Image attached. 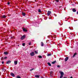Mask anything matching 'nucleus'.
I'll return each instance as SVG.
<instances>
[{"mask_svg":"<svg viewBox=\"0 0 78 78\" xmlns=\"http://www.w3.org/2000/svg\"><path fill=\"white\" fill-rule=\"evenodd\" d=\"M4 53L5 54V55H8V53L7 52H5Z\"/></svg>","mask_w":78,"mask_h":78,"instance_id":"obj_12","label":"nucleus"},{"mask_svg":"<svg viewBox=\"0 0 78 78\" xmlns=\"http://www.w3.org/2000/svg\"><path fill=\"white\" fill-rule=\"evenodd\" d=\"M7 58V57H5L4 58V59H6Z\"/></svg>","mask_w":78,"mask_h":78,"instance_id":"obj_30","label":"nucleus"},{"mask_svg":"<svg viewBox=\"0 0 78 78\" xmlns=\"http://www.w3.org/2000/svg\"><path fill=\"white\" fill-rule=\"evenodd\" d=\"M23 31H25L26 32H27V30H26L25 29H23Z\"/></svg>","mask_w":78,"mask_h":78,"instance_id":"obj_17","label":"nucleus"},{"mask_svg":"<svg viewBox=\"0 0 78 78\" xmlns=\"http://www.w3.org/2000/svg\"><path fill=\"white\" fill-rule=\"evenodd\" d=\"M50 76H52L51 75L52 74V72H51L50 73Z\"/></svg>","mask_w":78,"mask_h":78,"instance_id":"obj_21","label":"nucleus"},{"mask_svg":"<svg viewBox=\"0 0 78 78\" xmlns=\"http://www.w3.org/2000/svg\"><path fill=\"white\" fill-rule=\"evenodd\" d=\"M57 67H60V66H59V65H58V66H57Z\"/></svg>","mask_w":78,"mask_h":78,"instance_id":"obj_32","label":"nucleus"},{"mask_svg":"<svg viewBox=\"0 0 78 78\" xmlns=\"http://www.w3.org/2000/svg\"><path fill=\"white\" fill-rule=\"evenodd\" d=\"M55 2L56 3H58L59 2V0H55Z\"/></svg>","mask_w":78,"mask_h":78,"instance_id":"obj_24","label":"nucleus"},{"mask_svg":"<svg viewBox=\"0 0 78 78\" xmlns=\"http://www.w3.org/2000/svg\"><path fill=\"white\" fill-rule=\"evenodd\" d=\"M35 55V54L34 53V52H32L30 53V55L31 56H34Z\"/></svg>","mask_w":78,"mask_h":78,"instance_id":"obj_1","label":"nucleus"},{"mask_svg":"<svg viewBox=\"0 0 78 78\" xmlns=\"http://www.w3.org/2000/svg\"><path fill=\"white\" fill-rule=\"evenodd\" d=\"M41 46L42 47H43V46H44V43H43V42H41Z\"/></svg>","mask_w":78,"mask_h":78,"instance_id":"obj_14","label":"nucleus"},{"mask_svg":"<svg viewBox=\"0 0 78 78\" xmlns=\"http://www.w3.org/2000/svg\"><path fill=\"white\" fill-rule=\"evenodd\" d=\"M51 11H48L47 13L48 16H50V15L51 14Z\"/></svg>","mask_w":78,"mask_h":78,"instance_id":"obj_3","label":"nucleus"},{"mask_svg":"<svg viewBox=\"0 0 78 78\" xmlns=\"http://www.w3.org/2000/svg\"><path fill=\"white\" fill-rule=\"evenodd\" d=\"M60 25H61V24H60Z\"/></svg>","mask_w":78,"mask_h":78,"instance_id":"obj_42","label":"nucleus"},{"mask_svg":"<svg viewBox=\"0 0 78 78\" xmlns=\"http://www.w3.org/2000/svg\"><path fill=\"white\" fill-rule=\"evenodd\" d=\"M55 16V17H56V16H57V15H55V14H54Z\"/></svg>","mask_w":78,"mask_h":78,"instance_id":"obj_33","label":"nucleus"},{"mask_svg":"<svg viewBox=\"0 0 78 78\" xmlns=\"http://www.w3.org/2000/svg\"><path fill=\"white\" fill-rule=\"evenodd\" d=\"M40 76L39 75H36L35 76V77H36V78H39Z\"/></svg>","mask_w":78,"mask_h":78,"instance_id":"obj_7","label":"nucleus"},{"mask_svg":"<svg viewBox=\"0 0 78 78\" xmlns=\"http://www.w3.org/2000/svg\"><path fill=\"white\" fill-rule=\"evenodd\" d=\"M2 70L3 71H4V70H5V68H3L2 69Z\"/></svg>","mask_w":78,"mask_h":78,"instance_id":"obj_28","label":"nucleus"},{"mask_svg":"<svg viewBox=\"0 0 78 78\" xmlns=\"http://www.w3.org/2000/svg\"><path fill=\"white\" fill-rule=\"evenodd\" d=\"M58 45H59V44H58Z\"/></svg>","mask_w":78,"mask_h":78,"instance_id":"obj_40","label":"nucleus"},{"mask_svg":"<svg viewBox=\"0 0 78 78\" xmlns=\"http://www.w3.org/2000/svg\"><path fill=\"white\" fill-rule=\"evenodd\" d=\"M10 4V2H8L7 3V5H9Z\"/></svg>","mask_w":78,"mask_h":78,"instance_id":"obj_26","label":"nucleus"},{"mask_svg":"<svg viewBox=\"0 0 78 78\" xmlns=\"http://www.w3.org/2000/svg\"><path fill=\"white\" fill-rule=\"evenodd\" d=\"M25 43H23L22 45L23 46H25Z\"/></svg>","mask_w":78,"mask_h":78,"instance_id":"obj_27","label":"nucleus"},{"mask_svg":"<svg viewBox=\"0 0 78 78\" xmlns=\"http://www.w3.org/2000/svg\"><path fill=\"white\" fill-rule=\"evenodd\" d=\"M70 34H71V35H72V33H70Z\"/></svg>","mask_w":78,"mask_h":78,"instance_id":"obj_36","label":"nucleus"},{"mask_svg":"<svg viewBox=\"0 0 78 78\" xmlns=\"http://www.w3.org/2000/svg\"><path fill=\"white\" fill-rule=\"evenodd\" d=\"M70 78H73L72 76H71V77H70Z\"/></svg>","mask_w":78,"mask_h":78,"instance_id":"obj_37","label":"nucleus"},{"mask_svg":"<svg viewBox=\"0 0 78 78\" xmlns=\"http://www.w3.org/2000/svg\"><path fill=\"white\" fill-rule=\"evenodd\" d=\"M51 54H48L47 55V56H51Z\"/></svg>","mask_w":78,"mask_h":78,"instance_id":"obj_15","label":"nucleus"},{"mask_svg":"<svg viewBox=\"0 0 78 78\" xmlns=\"http://www.w3.org/2000/svg\"><path fill=\"white\" fill-rule=\"evenodd\" d=\"M14 64L15 65H17V61H14Z\"/></svg>","mask_w":78,"mask_h":78,"instance_id":"obj_6","label":"nucleus"},{"mask_svg":"<svg viewBox=\"0 0 78 78\" xmlns=\"http://www.w3.org/2000/svg\"><path fill=\"white\" fill-rule=\"evenodd\" d=\"M69 28L70 29V30H72V29H70V27H69Z\"/></svg>","mask_w":78,"mask_h":78,"instance_id":"obj_35","label":"nucleus"},{"mask_svg":"<svg viewBox=\"0 0 78 78\" xmlns=\"http://www.w3.org/2000/svg\"><path fill=\"white\" fill-rule=\"evenodd\" d=\"M11 61H9L7 62V64H10V62H11Z\"/></svg>","mask_w":78,"mask_h":78,"instance_id":"obj_10","label":"nucleus"},{"mask_svg":"<svg viewBox=\"0 0 78 78\" xmlns=\"http://www.w3.org/2000/svg\"><path fill=\"white\" fill-rule=\"evenodd\" d=\"M25 36L24 35H23L21 37V40H23V39H25Z\"/></svg>","mask_w":78,"mask_h":78,"instance_id":"obj_4","label":"nucleus"},{"mask_svg":"<svg viewBox=\"0 0 78 78\" xmlns=\"http://www.w3.org/2000/svg\"><path fill=\"white\" fill-rule=\"evenodd\" d=\"M63 78H67V77H64Z\"/></svg>","mask_w":78,"mask_h":78,"instance_id":"obj_38","label":"nucleus"},{"mask_svg":"<svg viewBox=\"0 0 78 78\" xmlns=\"http://www.w3.org/2000/svg\"><path fill=\"white\" fill-rule=\"evenodd\" d=\"M31 42H30V43H29V45H31Z\"/></svg>","mask_w":78,"mask_h":78,"instance_id":"obj_31","label":"nucleus"},{"mask_svg":"<svg viewBox=\"0 0 78 78\" xmlns=\"http://www.w3.org/2000/svg\"><path fill=\"white\" fill-rule=\"evenodd\" d=\"M76 55V53H75L74 54L73 57H74L75 56V55Z\"/></svg>","mask_w":78,"mask_h":78,"instance_id":"obj_13","label":"nucleus"},{"mask_svg":"<svg viewBox=\"0 0 78 78\" xmlns=\"http://www.w3.org/2000/svg\"><path fill=\"white\" fill-rule=\"evenodd\" d=\"M22 15L23 16H25L26 15L25 13L22 12Z\"/></svg>","mask_w":78,"mask_h":78,"instance_id":"obj_11","label":"nucleus"},{"mask_svg":"<svg viewBox=\"0 0 78 78\" xmlns=\"http://www.w3.org/2000/svg\"><path fill=\"white\" fill-rule=\"evenodd\" d=\"M55 63H56V61H54V62H52V63L53 64H54Z\"/></svg>","mask_w":78,"mask_h":78,"instance_id":"obj_20","label":"nucleus"},{"mask_svg":"<svg viewBox=\"0 0 78 78\" xmlns=\"http://www.w3.org/2000/svg\"><path fill=\"white\" fill-rule=\"evenodd\" d=\"M48 65L49 66H51V64L50 62L48 63Z\"/></svg>","mask_w":78,"mask_h":78,"instance_id":"obj_19","label":"nucleus"},{"mask_svg":"<svg viewBox=\"0 0 78 78\" xmlns=\"http://www.w3.org/2000/svg\"><path fill=\"white\" fill-rule=\"evenodd\" d=\"M11 38L12 39V37H11Z\"/></svg>","mask_w":78,"mask_h":78,"instance_id":"obj_39","label":"nucleus"},{"mask_svg":"<svg viewBox=\"0 0 78 78\" xmlns=\"http://www.w3.org/2000/svg\"><path fill=\"white\" fill-rule=\"evenodd\" d=\"M73 12H76V10H75V9H73Z\"/></svg>","mask_w":78,"mask_h":78,"instance_id":"obj_16","label":"nucleus"},{"mask_svg":"<svg viewBox=\"0 0 78 78\" xmlns=\"http://www.w3.org/2000/svg\"><path fill=\"white\" fill-rule=\"evenodd\" d=\"M38 57L39 58H42V56L41 55L38 56Z\"/></svg>","mask_w":78,"mask_h":78,"instance_id":"obj_18","label":"nucleus"},{"mask_svg":"<svg viewBox=\"0 0 78 78\" xmlns=\"http://www.w3.org/2000/svg\"><path fill=\"white\" fill-rule=\"evenodd\" d=\"M17 78H21V77H20V76H17L16 77Z\"/></svg>","mask_w":78,"mask_h":78,"instance_id":"obj_23","label":"nucleus"},{"mask_svg":"<svg viewBox=\"0 0 78 78\" xmlns=\"http://www.w3.org/2000/svg\"><path fill=\"white\" fill-rule=\"evenodd\" d=\"M60 25H61V24H60Z\"/></svg>","mask_w":78,"mask_h":78,"instance_id":"obj_43","label":"nucleus"},{"mask_svg":"<svg viewBox=\"0 0 78 78\" xmlns=\"http://www.w3.org/2000/svg\"><path fill=\"white\" fill-rule=\"evenodd\" d=\"M60 73L61 75V76H63V75H64V73L63 72H61V71L59 72Z\"/></svg>","mask_w":78,"mask_h":78,"instance_id":"obj_2","label":"nucleus"},{"mask_svg":"<svg viewBox=\"0 0 78 78\" xmlns=\"http://www.w3.org/2000/svg\"><path fill=\"white\" fill-rule=\"evenodd\" d=\"M34 70V69H32L30 70V71H32V70Z\"/></svg>","mask_w":78,"mask_h":78,"instance_id":"obj_29","label":"nucleus"},{"mask_svg":"<svg viewBox=\"0 0 78 78\" xmlns=\"http://www.w3.org/2000/svg\"><path fill=\"white\" fill-rule=\"evenodd\" d=\"M69 59V57H67L65 58V61L66 62V61H67Z\"/></svg>","mask_w":78,"mask_h":78,"instance_id":"obj_5","label":"nucleus"},{"mask_svg":"<svg viewBox=\"0 0 78 78\" xmlns=\"http://www.w3.org/2000/svg\"><path fill=\"white\" fill-rule=\"evenodd\" d=\"M35 2H36V1H35Z\"/></svg>","mask_w":78,"mask_h":78,"instance_id":"obj_41","label":"nucleus"},{"mask_svg":"<svg viewBox=\"0 0 78 78\" xmlns=\"http://www.w3.org/2000/svg\"><path fill=\"white\" fill-rule=\"evenodd\" d=\"M2 18H6V16L5 15H3L1 16Z\"/></svg>","mask_w":78,"mask_h":78,"instance_id":"obj_8","label":"nucleus"},{"mask_svg":"<svg viewBox=\"0 0 78 78\" xmlns=\"http://www.w3.org/2000/svg\"><path fill=\"white\" fill-rule=\"evenodd\" d=\"M11 74L12 76H13V77H14L15 76L14 74H13V73H11Z\"/></svg>","mask_w":78,"mask_h":78,"instance_id":"obj_9","label":"nucleus"},{"mask_svg":"<svg viewBox=\"0 0 78 78\" xmlns=\"http://www.w3.org/2000/svg\"><path fill=\"white\" fill-rule=\"evenodd\" d=\"M2 64H4V62H2Z\"/></svg>","mask_w":78,"mask_h":78,"instance_id":"obj_34","label":"nucleus"},{"mask_svg":"<svg viewBox=\"0 0 78 78\" xmlns=\"http://www.w3.org/2000/svg\"><path fill=\"white\" fill-rule=\"evenodd\" d=\"M38 12H41V10L40 9H38Z\"/></svg>","mask_w":78,"mask_h":78,"instance_id":"obj_25","label":"nucleus"},{"mask_svg":"<svg viewBox=\"0 0 78 78\" xmlns=\"http://www.w3.org/2000/svg\"><path fill=\"white\" fill-rule=\"evenodd\" d=\"M35 54H37V51H35Z\"/></svg>","mask_w":78,"mask_h":78,"instance_id":"obj_22","label":"nucleus"}]
</instances>
